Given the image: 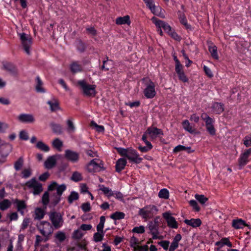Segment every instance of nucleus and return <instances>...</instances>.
Here are the masks:
<instances>
[{
  "label": "nucleus",
  "mask_w": 251,
  "mask_h": 251,
  "mask_svg": "<svg viewBox=\"0 0 251 251\" xmlns=\"http://www.w3.org/2000/svg\"><path fill=\"white\" fill-rule=\"evenodd\" d=\"M19 36L25 52L30 54V49L32 42L31 37L25 33H20Z\"/></svg>",
  "instance_id": "0eeeda50"
},
{
  "label": "nucleus",
  "mask_w": 251,
  "mask_h": 251,
  "mask_svg": "<svg viewBox=\"0 0 251 251\" xmlns=\"http://www.w3.org/2000/svg\"><path fill=\"white\" fill-rule=\"evenodd\" d=\"M91 126L94 128L97 131L101 132L104 131V128L102 126L98 125L94 121H92L91 123Z\"/></svg>",
  "instance_id": "49530a36"
},
{
  "label": "nucleus",
  "mask_w": 251,
  "mask_h": 251,
  "mask_svg": "<svg viewBox=\"0 0 251 251\" xmlns=\"http://www.w3.org/2000/svg\"><path fill=\"white\" fill-rule=\"evenodd\" d=\"M12 204V202L8 199H4L0 201V209L4 211L9 208Z\"/></svg>",
  "instance_id": "c756f323"
},
{
  "label": "nucleus",
  "mask_w": 251,
  "mask_h": 251,
  "mask_svg": "<svg viewBox=\"0 0 251 251\" xmlns=\"http://www.w3.org/2000/svg\"><path fill=\"white\" fill-rule=\"evenodd\" d=\"M130 246L133 248V251H135V249L139 245V240L135 237H132L130 240Z\"/></svg>",
  "instance_id": "de8ad7c7"
},
{
  "label": "nucleus",
  "mask_w": 251,
  "mask_h": 251,
  "mask_svg": "<svg viewBox=\"0 0 251 251\" xmlns=\"http://www.w3.org/2000/svg\"><path fill=\"white\" fill-rule=\"evenodd\" d=\"M99 187L100 190L107 196L110 197L114 195V192L108 187H105L103 185H100Z\"/></svg>",
  "instance_id": "473e14b6"
},
{
  "label": "nucleus",
  "mask_w": 251,
  "mask_h": 251,
  "mask_svg": "<svg viewBox=\"0 0 251 251\" xmlns=\"http://www.w3.org/2000/svg\"><path fill=\"white\" fill-rule=\"evenodd\" d=\"M12 150L11 146L7 143L2 144L0 146V162H4Z\"/></svg>",
  "instance_id": "9d476101"
},
{
  "label": "nucleus",
  "mask_w": 251,
  "mask_h": 251,
  "mask_svg": "<svg viewBox=\"0 0 251 251\" xmlns=\"http://www.w3.org/2000/svg\"><path fill=\"white\" fill-rule=\"evenodd\" d=\"M232 225L235 229H241L243 228L247 225L244 220L242 219H236L233 220Z\"/></svg>",
  "instance_id": "b1692460"
},
{
  "label": "nucleus",
  "mask_w": 251,
  "mask_h": 251,
  "mask_svg": "<svg viewBox=\"0 0 251 251\" xmlns=\"http://www.w3.org/2000/svg\"><path fill=\"white\" fill-rule=\"evenodd\" d=\"M37 227L40 233L46 237H48L53 232V227L48 221H40L37 224Z\"/></svg>",
  "instance_id": "423d86ee"
},
{
  "label": "nucleus",
  "mask_w": 251,
  "mask_h": 251,
  "mask_svg": "<svg viewBox=\"0 0 251 251\" xmlns=\"http://www.w3.org/2000/svg\"><path fill=\"white\" fill-rule=\"evenodd\" d=\"M78 199V194L75 192H72L68 197V201L70 203H72L74 201Z\"/></svg>",
  "instance_id": "09e8293b"
},
{
  "label": "nucleus",
  "mask_w": 251,
  "mask_h": 251,
  "mask_svg": "<svg viewBox=\"0 0 251 251\" xmlns=\"http://www.w3.org/2000/svg\"><path fill=\"white\" fill-rule=\"evenodd\" d=\"M49 217L53 227L58 229L63 226L64 223L63 214L56 211H51L49 214Z\"/></svg>",
  "instance_id": "39448f33"
},
{
  "label": "nucleus",
  "mask_w": 251,
  "mask_h": 251,
  "mask_svg": "<svg viewBox=\"0 0 251 251\" xmlns=\"http://www.w3.org/2000/svg\"><path fill=\"white\" fill-rule=\"evenodd\" d=\"M17 119L24 124H33L35 121V117L32 114L21 113L18 116Z\"/></svg>",
  "instance_id": "9b49d317"
},
{
  "label": "nucleus",
  "mask_w": 251,
  "mask_h": 251,
  "mask_svg": "<svg viewBox=\"0 0 251 251\" xmlns=\"http://www.w3.org/2000/svg\"><path fill=\"white\" fill-rule=\"evenodd\" d=\"M77 83L80 86L84 95L89 97L95 96L96 94V86L95 85L89 84L84 80H79Z\"/></svg>",
  "instance_id": "20e7f679"
},
{
  "label": "nucleus",
  "mask_w": 251,
  "mask_h": 251,
  "mask_svg": "<svg viewBox=\"0 0 251 251\" xmlns=\"http://www.w3.org/2000/svg\"><path fill=\"white\" fill-rule=\"evenodd\" d=\"M158 211V209L156 206L149 205L141 208L139 211V214L143 219L147 220L151 218Z\"/></svg>",
  "instance_id": "7ed1b4c3"
},
{
  "label": "nucleus",
  "mask_w": 251,
  "mask_h": 251,
  "mask_svg": "<svg viewBox=\"0 0 251 251\" xmlns=\"http://www.w3.org/2000/svg\"><path fill=\"white\" fill-rule=\"evenodd\" d=\"M71 178L72 180L76 182L80 181L82 179L81 174L78 172H74Z\"/></svg>",
  "instance_id": "603ef678"
},
{
  "label": "nucleus",
  "mask_w": 251,
  "mask_h": 251,
  "mask_svg": "<svg viewBox=\"0 0 251 251\" xmlns=\"http://www.w3.org/2000/svg\"><path fill=\"white\" fill-rule=\"evenodd\" d=\"M20 138L23 140H27L29 138L27 132L25 130H22L20 132Z\"/></svg>",
  "instance_id": "13d9d810"
},
{
  "label": "nucleus",
  "mask_w": 251,
  "mask_h": 251,
  "mask_svg": "<svg viewBox=\"0 0 251 251\" xmlns=\"http://www.w3.org/2000/svg\"><path fill=\"white\" fill-rule=\"evenodd\" d=\"M201 118L205 122V126L213 125L214 123V120L210 117L206 113H202Z\"/></svg>",
  "instance_id": "c85d7f7f"
},
{
  "label": "nucleus",
  "mask_w": 251,
  "mask_h": 251,
  "mask_svg": "<svg viewBox=\"0 0 251 251\" xmlns=\"http://www.w3.org/2000/svg\"><path fill=\"white\" fill-rule=\"evenodd\" d=\"M66 189V186L64 184L59 185L54 181L50 183L48 187V191L50 193V207H53L59 203L61 196Z\"/></svg>",
  "instance_id": "f257e3e1"
},
{
  "label": "nucleus",
  "mask_w": 251,
  "mask_h": 251,
  "mask_svg": "<svg viewBox=\"0 0 251 251\" xmlns=\"http://www.w3.org/2000/svg\"><path fill=\"white\" fill-rule=\"evenodd\" d=\"M159 198L167 200L169 198V191L165 188L161 189L158 194Z\"/></svg>",
  "instance_id": "c9c22d12"
},
{
  "label": "nucleus",
  "mask_w": 251,
  "mask_h": 251,
  "mask_svg": "<svg viewBox=\"0 0 251 251\" xmlns=\"http://www.w3.org/2000/svg\"><path fill=\"white\" fill-rule=\"evenodd\" d=\"M31 174V170L30 168L24 169L22 173V177L23 178H28Z\"/></svg>",
  "instance_id": "6e6d98bb"
},
{
  "label": "nucleus",
  "mask_w": 251,
  "mask_h": 251,
  "mask_svg": "<svg viewBox=\"0 0 251 251\" xmlns=\"http://www.w3.org/2000/svg\"><path fill=\"white\" fill-rule=\"evenodd\" d=\"M99 159H92L87 165L86 169L90 173L99 172L101 170L102 164Z\"/></svg>",
  "instance_id": "6e6552de"
},
{
  "label": "nucleus",
  "mask_w": 251,
  "mask_h": 251,
  "mask_svg": "<svg viewBox=\"0 0 251 251\" xmlns=\"http://www.w3.org/2000/svg\"><path fill=\"white\" fill-rule=\"evenodd\" d=\"M145 231V227L143 226H136L132 229L133 232L140 234L143 233Z\"/></svg>",
  "instance_id": "5fc2aeb1"
},
{
  "label": "nucleus",
  "mask_w": 251,
  "mask_h": 251,
  "mask_svg": "<svg viewBox=\"0 0 251 251\" xmlns=\"http://www.w3.org/2000/svg\"><path fill=\"white\" fill-rule=\"evenodd\" d=\"M17 205V210L22 215H24V209L26 208V205L25 201L16 200L14 202Z\"/></svg>",
  "instance_id": "4be33fe9"
},
{
  "label": "nucleus",
  "mask_w": 251,
  "mask_h": 251,
  "mask_svg": "<svg viewBox=\"0 0 251 251\" xmlns=\"http://www.w3.org/2000/svg\"><path fill=\"white\" fill-rule=\"evenodd\" d=\"M208 50L211 53V56L215 59L218 60L219 56L217 53V48L216 46L211 44L209 46Z\"/></svg>",
  "instance_id": "7c9ffc66"
},
{
  "label": "nucleus",
  "mask_w": 251,
  "mask_h": 251,
  "mask_svg": "<svg viewBox=\"0 0 251 251\" xmlns=\"http://www.w3.org/2000/svg\"><path fill=\"white\" fill-rule=\"evenodd\" d=\"M179 79L184 82H186L188 81V79L185 75L184 71L177 74Z\"/></svg>",
  "instance_id": "e2e57ef3"
},
{
  "label": "nucleus",
  "mask_w": 251,
  "mask_h": 251,
  "mask_svg": "<svg viewBox=\"0 0 251 251\" xmlns=\"http://www.w3.org/2000/svg\"><path fill=\"white\" fill-rule=\"evenodd\" d=\"M211 108L213 113L220 114L224 110V105L220 102H214L213 103Z\"/></svg>",
  "instance_id": "a211bd4d"
},
{
  "label": "nucleus",
  "mask_w": 251,
  "mask_h": 251,
  "mask_svg": "<svg viewBox=\"0 0 251 251\" xmlns=\"http://www.w3.org/2000/svg\"><path fill=\"white\" fill-rule=\"evenodd\" d=\"M47 103L49 105L50 110L51 111H55L60 109L59 103L57 100L55 98H52L50 100L47 101Z\"/></svg>",
  "instance_id": "6ab92c4d"
},
{
  "label": "nucleus",
  "mask_w": 251,
  "mask_h": 251,
  "mask_svg": "<svg viewBox=\"0 0 251 251\" xmlns=\"http://www.w3.org/2000/svg\"><path fill=\"white\" fill-rule=\"evenodd\" d=\"M115 23L117 25L127 24L129 25L130 24V17L128 15L118 17L116 19Z\"/></svg>",
  "instance_id": "5701e85b"
},
{
  "label": "nucleus",
  "mask_w": 251,
  "mask_h": 251,
  "mask_svg": "<svg viewBox=\"0 0 251 251\" xmlns=\"http://www.w3.org/2000/svg\"><path fill=\"white\" fill-rule=\"evenodd\" d=\"M71 71L74 73H77L81 71V67L76 62H74L70 66Z\"/></svg>",
  "instance_id": "37998d69"
},
{
  "label": "nucleus",
  "mask_w": 251,
  "mask_h": 251,
  "mask_svg": "<svg viewBox=\"0 0 251 251\" xmlns=\"http://www.w3.org/2000/svg\"><path fill=\"white\" fill-rule=\"evenodd\" d=\"M68 126V130L70 132H73L75 130V127L72 120L68 119L67 121Z\"/></svg>",
  "instance_id": "864d4df0"
},
{
  "label": "nucleus",
  "mask_w": 251,
  "mask_h": 251,
  "mask_svg": "<svg viewBox=\"0 0 251 251\" xmlns=\"http://www.w3.org/2000/svg\"><path fill=\"white\" fill-rule=\"evenodd\" d=\"M104 235V232H97L94 233L93 239L95 242H99L102 240Z\"/></svg>",
  "instance_id": "ea45409f"
},
{
  "label": "nucleus",
  "mask_w": 251,
  "mask_h": 251,
  "mask_svg": "<svg viewBox=\"0 0 251 251\" xmlns=\"http://www.w3.org/2000/svg\"><path fill=\"white\" fill-rule=\"evenodd\" d=\"M42 202L45 206V209L46 208L47 205L50 202V193L48 192H45L42 198Z\"/></svg>",
  "instance_id": "f704fd0d"
},
{
  "label": "nucleus",
  "mask_w": 251,
  "mask_h": 251,
  "mask_svg": "<svg viewBox=\"0 0 251 251\" xmlns=\"http://www.w3.org/2000/svg\"><path fill=\"white\" fill-rule=\"evenodd\" d=\"M190 120L195 123H198L200 121V117L196 114H193L190 117Z\"/></svg>",
  "instance_id": "774afa93"
},
{
  "label": "nucleus",
  "mask_w": 251,
  "mask_h": 251,
  "mask_svg": "<svg viewBox=\"0 0 251 251\" xmlns=\"http://www.w3.org/2000/svg\"><path fill=\"white\" fill-rule=\"evenodd\" d=\"M55 237L57 240L61 242L65 240L66 238V235L63 231H59L56 233Z\"/></svg>",
  "instance_id": "a18cd8bd"
},
{
  "label": "nucleus",
  "mask_w": 251,
  "mask_h": 251,
  "mask_svg": "<svg viewBox=\"0 0 251 251\" xmlns=\"http://www.w3.org/2000/svg\"><path fill=\"white\" fill-rule=\"evenodd\" d=\"M144 94L147 99H152L156 95L155 85L151 80L146 84L145 88L143 91Z\"/></svg>",
  "instance_id": "1a4fd4ad"
},
{
  "label": "nucleus",
  "mask_w": 251,
  "mask_h": 251,
  "mask_svg": "<svg viewBox=\"0 0 251 251\" xmlns=\"http://www.w3.org/2000/svg\"><path fill=\"white\" fill-rule=\"evenodd\" d=\"M179 19L180 23L185 25L187 28H189L190 27V25L187 23L186 18L183 13L179 12Z\"/></svg>",
  "instance_id": "58836bf2"
},
{
  "label": "nucleus",
  "mask_w": 251,
  "mask_h": 251,
  "mask_svg": "<svg viewBox=\"0 0 251 251\" xmlns=\"http://www.w3.org/2000/svg\"><path fill=\"white\" fill-rule=\"evenodd\" d=\"M64 156L68 160L73 163L77 162L79 158L78 153L70 150H67L65 151Z\"/></svg>",
  "instance_id": "2eb2a0df"
},
{
  "label": "nucleus",
  "mask_w": 251,
  "mask_h": 251,
  "mask_svg": "<svg viewBox=\"0 0 251 251\" xmlns=\"http://www.w3.org/2000/svg\"><path fill=\"white\" fill-rule=\"evenodd\" d=\"M61 157L59 154H56L49 156L44 162V166L47 169H51L53 168L56 164L57 160Z\"/></svg>",
  "instance_id": "ddd939ff"
},
{
  "label": "nucleus",
  "mask_w": 251,
  "mask_h": 251,
  "mask_svg": "<svg viewBox=\"0 0 251 251\" xmlns=\"http://www.w3.org/2000/svg\"><path fill=\"white\" fill-rule=\"evenodd\" d=\"M150 10L154 15L159 16L162 18H165L164 15L162 13V9L160 6L154 5Z\"/></svg>",
  "instance_id": "cd10ccee"
},
{
  "label": "nucleus",
  "mask_w": 251,
  "mask_h": 251,
  "mask_svg": "<svg viewBox=\"0 0 251 251\" xmlns=\"http://www.w3.org/2000/svg\"><path fill=\"white\" fill-rule=\"evenodd\" d=\"M215 245L221 248L225 245L231 247L232 245L228 238H223L220 241L216 242Z\"/></svg>",
  "instance_id": "a878e982"
},
{
  "label": "nucleus",
  "mask_w": 251,
  "mask_h": 251,
  "mask_svg": "<svg viewBox=\"0 0 251 251\" xmlns=\"http://www.w3.org/2000/svg\"><path fill=\"white\" fill-rule=\"evenodd\" d=\"M163 217L165 219L167 225L171 228H177L178 227V223L175 218L171 216L169 212H166L162 214Z\"/></svg>",
  "instance_id": "f8f14e48"
},
{
  "label": "nucleus",
  "mask_w": 251,
  "mask_h": 251,
  "mask_svg": "<svg viewBox=\"0 0 251 251\" xmlns=\"http://www.w3.org/2000/svg\"><path fill=\"white\" fill-rule=\"evenodd\" d=\"M148 227L152 235V238L153 239H158L159 238L158 226L153 224L152 221H150L148 224Z\"/></svg>",
  "instance_id": "dca6fc26"
},
{
  "label": "nucleus",
  "mask_w": 251,
  "mask_h": 251,
  "mask_svg": "<svg viewBox=\"0 0 251 251\" xmlns=\"http://www.w3.org/2000/svg\"><path fill=\"white\" fill-rule=\"evenodd\" d=\"M146 134H148L151 140H154L160 135H163V132L161 129L151 126L148 128Z\"/></svg>",
  "instance_id": "4468645a"
},
{
  "label": "nucleus",
  "mask_w": 251,
  "mask_h": 251,
  "mask_svg": "<svg viewBox=\"0 0 251 251\" xmlns=\"http://www.w3.org/2000/svg\"><path fill=\"white\" fill-rule=\"evenodd\" d=\"M189 204L193 207V209L196 211H199L200 210V207L198 206L197 201L195 200H191L189 201Z\"/></svg>",
  "instance_id": "052dcab7"
},
{
  "label": "nucleus",
  "mask_w": 251,
  "mask_h": 251,
  "mask_svg": "<svg viewBox=\"0 0 251 251\" xmlns=\"http://www.w3.org/2000/svg\"><path fill=\"white\" fill-rule=\"evenodd\" d=\"M182 125L184 130L190 133H194L196 130L195 126H192L188 120H184L182 123Z\"/></svg>",
  "instance_id": "f3484780"
},
{
  "label": "nucleus",
  "mask_w": 251,
  "mask_h": 251,
  "mask_svg": "<svg viewBox=\"0 0 251 251\" xmlns=\"http://www.w3.org/2000/svg\"><path fill=\"white\" fill-rule=\"evenodd\" d=\"M169 244V241L166 240L162 241L159 243V245H160L165 250H168Z\"/></svg>",
  "instance_id": "338daca9"
},
{
  "label": "nucleus",
  "mask_w": 251,
  "mask_h": 251,
  "mask_svg": "<svg viewBox=\"0 0 251 251\" xmlns=\"http://www.w3.org/2000/svg\"><path fill=\"white\" fill-rule=\"evenodd\" d=\"M36 147L44 152H48L50 151V147L41 141L36 143Z\"/></svg>",
  "instance_id": "2f4dec72"
},
{
  "label": "nucleus",
  "mask_w": 251,
  "mask_h": 251,
  "mask_svg": "<svg viewBox=\"0 0 251 251\" xmlns=\"http://www.w3.org/2000/svg\"><path fill=\"white\" fill-rule=\"evenodd\" d=\"M82 210L84 212H88L91 210L90 204L89 202L84 203L81 205Z\"/></svg>",
  "instance_id": "0e129e2a"
},
{
  "label": "nucleus",
  "mask_w": 251,
  "mask_h": 251,
  "mask_svg": "<svg viewBox=\"0 0 251 251\" xmlns=\"http://www.w3.org/2000/svg\"><path fill=\"white\" fill-rule=\"evenodd\" d=\"M23 163V160L22 158H19L14 164V168L16 170H19L22 167Z\"/></svg>",
  "instance_id": "bf43d9fd"
},
{
  "label": "nucleus",
  "mask_w": 251,
  "mask_h": 251,
  "mask_svg": "<svg viewBox=\"0 0 251 251\" xmlns=\"http://www.w3.org/2000/svg\"><path fill=\"white\" fill-rule=\"evenodd\" d=\"M207 131L211 135H214L216 133V130L213 125L206 126Z\"/></svg>",
  "instance_id": "680f3d73"
},
{
  "label": "nucleus",
  "mask_w": 251,
  "mask_h": 251,
  "mask_svg": "<svg viewBox=\"0 0 251 251\" xmlns=\"http://www.w3.org/2000/svg\"><path fill=\"white\" fill-rule=\"evenodd\" d=\"M36 84L35 85L36 91L38 93H45V90L43 87V82L39 76L36 77Z\"/></svg>",
  "instance_id": "bb28decb"
},
{
  "label": "nucleus",
  "mask_w": 251,
  "mask_h": 251,
  "mask_svg": "<svg viewBox=\"0 0 251 251\" xmlns=\"http://www.w3.org/2000/svg\"><path fill=\"white\" fill-rule=\"evenodd\" d=\"M126 164V161L124 158H120L116 162V170L118 172H120L125 168Z\"/></svg>",
  "instance_id": "393cba45"
},
{
  "label": "nucleus",
  "mask_w": 251,
  "mask_h": 251,
  "mask_svg": "<svg viewBox=\"0 0 251 251\" xmlns=\"http://www.w3.org/2000/svg\"><path fill=\"white\" fill-rule=\"evenodd\" d=\"M184 223L193 227H197L200 226L201 224V222L200 219H191L190 220L186 219Z\"/></svg>",
  "instance_id": "412c9836"
},
{
  "label": "nucleus",
  "mask_w": 251,
  "mask_h": 251,
  "mask_svg": "<svg viewBox=\"0 0 251 251\" xmlns=\"http://www.w3.org/2000/svg\"><path fill=\"white\" fill-rule=\"evenodd\" d=\"M105 222V218L104 216H101L100 218V222L97 226V230L98 232H104L103 229Z\"/></svg>",
  "instance_id": "79ce46f5"
},
{
  "label": "nucleus",
  "mask_w": 251,
  "mask_h": 251,
  "mask_svg": "<svg viewBox=\"0 0 251 251\" xmlns=\"http://www.w3.org/2000/svg\"><path fill=\"white\" fill-rule=\"evenodd\" d=\"M125 214L122 212H116L110 215V218L114 220L123 219L125 218Z\"/></svg>",
  "instance_id": "e433bc0d"
},
{
  "label": "nucleus",
  "mask_w": 251,
  "mask_h": 251,
  "mask_svg": "<svg viewBox=\"0 0 251 251\" xmlns=\"http://www.w3.org/2000/svg\"><path fill=\"white\" fill-rule=\"evenodd\" d=\"M45 215V209L40 207H37L35 209L33 217L35 220H41L44 217Z\"/></svg>",
  "instance_id": "aec40b11"
},
{
  "label": "nucleus",
  "mask_w": 251,
  "mask_h": 251,
  "mask_svg": "<svg viewBox=\"0 0 251 251\" xmlns=\"http://www.w3.org/2000/svg\"><path fill=\"white\" fill-rule=\"evenodd\" d=\"M195 198L197 200H198L202 204H204L208 200L207 198L203 195L196 194Z\"/></svg>",
  "instance_id": "8fccbe9b"
},
{
  "label": "nucleus",
  "mask_w": 251,
  "mask_h": 251,
  "mask_svg": "<svg viewBox=\"0 0 251 251\" xmlns=\"http://www.w3.org/2000/svg\"><path fill=\"white\" fill-rule=\"evenodd\" d=\"M4 69L12 74L17 73V69L11 63H7L3 65Z\"/></svg>",
  "instance_id": "72a5a7b5"
},
{
  "label": "nucleus",
  "mask_w": 251,
  "mask_h": 251,
  "mask_svg": "<svg viewBox=\"0 0 251 251\" xmlns=\"http://www.w3.org/2000/svg\"><path fill=\"white\" fill-rule=\"evenodd\" d=\"M83 235L84 234L82 232L80 229L75 230L73 233V237L76 239L81 238Z\"/></svg>",
  "instance_id": "3c124183"
},
{
  "label": "nucleus",
  "mask_w": 251,
  "mask_h": 251,
  "mask_svg": "<svg viewBox=\"0 0 251 251\" xmlns=\"http://www.w3.org/2000/svg\"><path fill=\"white\" fill-rule=\"evenodd\" d=\"M244 144L247 147L251 146V134L245 137Z\"/></svg>",
  "instance_id": "4d7b16f0"
},
{
  "label": "nucleus",
  "mask_w": 251,
  "mask_h": 251,
  "mask_svg": "<svg viewBox=\"0 0 251 251\" xmlns=\"http://www.w3.org/2000/svg\"><path fill=\"white\" fill-rule=\"evenodd\" d=\"M117 150L121 155L127 157L129 161L136 164L140 163L143 160L137 151L132 148H118Z\"/></svg>",
  "instance_id": "f03ea898"
},
{
  "label": "nucleus",
  "mask_w": 251,
  "mask_h": 251,
  "mask_svg": "<svg viewBox=\"0 0 251 251\" xmlns=\"http://www.w3.org/2000/svg\"><path fill=\"white\" fill-rule=\"evenodd\" d=\"M53 131L56 133H60L62 132V128L59 125L54 124L52 126Z\"/></svg>",
  "instance_id": "69168bd1"
},
{
  "label": "nucleus",
  "mask_w": 251,
  "mask_h": 251,
  "mask_svg": "<svg viewBox=\"0 0 251 251\" xmlns=\"http://www.w3.org/2000/svg\"><path fill=\"white\" fill-rule=\"evenodd\" d=\"M53 147L57 150L58 151H61V148L63 146L62 142L58 138L55 139L52 142Z\"/></svg>",
  "instance_id": "4c0bfd02"
},
{
  "label": "nucleus",
  "mask_w": 251,
  "mask_h": 251,
  "mask_svg": "<svg viewBox=\"0 0 251 251\" xmlns=\"http://www.w3.org/2000/svg\"><path fill=\"white\" fill-rule=\"evenodd\" d=\"M248 157L246 155L242 154L239 159V166L241 168L246 165L248 162Z\"/></svg>",
  "instance_id": "c03bdc74"
},
{
  "label": "nucleus",
  "mask_w": 251,
  "mask_h": 251,
  "mask_svg": "<svg viewBox=\"0 0 251 251\" xmlns=\"http://www.w3.org/2000/svg\"><path fill=\"white\" fill-rule=\"evenodd\" d=\"M151 20L157 28H162L163 25L165 22L163 21L158 19L155 17H153Z\"/></svg>",
  "instance_id": "a19ab883"
}]
</instances>
